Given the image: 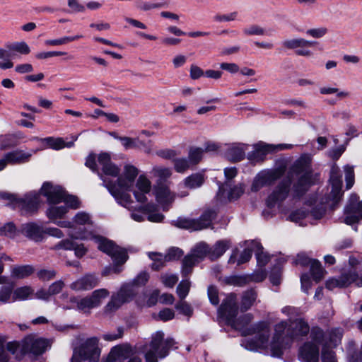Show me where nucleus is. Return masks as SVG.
Instances as JSON below:
<instances>
[{
    "label": "nucleus",
    "instance_id": "nucleus-1",
    "mask_svg": "<svg viewBox=\"0 0 362 362\" xmlns=\"http://www.w3.org/2000/svg\"><path fill=\"white\" fill-rule=\"evenodd\" d=\"M309 330L308 324L303 319L291 322L288 327L287 322L284 321L276 324L270 344L272 355L280 357L283 354L284 349H286L293 339L307 335Z\"/></svg>",
    "mask_w": 362,
    "mask_h": 362
},
{
    "label": "nucleus",
    "instance_id": "nucleus-2",
    "mask_svg": "<svg viewBox=\"0 0 362 362\" xmlns=\"http://www.w3.org/2000/svg\"><path fill=\"white\" fill-rule=\"evenodd\" d=\"M71 235L75 239L93 240L98 245L99 250L111 257L114 266L111 268H106L103 272V275H107L112 272L119 273L121 269L118 266L124 264L128 259L129 257L125 249L116 245L112 240L94 234L93 231H83L71 234Z\"/></svg>",
    "mask_w": 362,
    "mask_h": 362
},
{
    "label": "nucleus",
    "instance_id": "nucleus-3",
    "mask_svg": "<svg viewBox=\"0 0 362 362\" xmlns=\"http://www.w3.org/2000/svg\"><path fill=\"white\" fill-rule=\"evenodd\" d=\"M138 174L139 170L137 168L131 164H126L124 166L122 174L118 175L115 182L103 180V185L115 197L117 203L129 209L132 208L133 202L131 195L127 191L131 190Z\"/></svg>",
    "mask_w": 362,
    "mask_h": 362
},
{
    "label": "nucleus",
    "instance_id": "nucleus-4",
    "mask_svg": "<svg viewBox=\"0 0 362 362\" xmlns=\"http://www.w3.org/2000/svg\"><path fill=\"white\" fill-rule=\"evenodd\" d=\"M329 183L331 190L320 199L317 206L311 211V216L315 219H320L325 215L327 209H334L335 206L340 202L342 197L341 192V176L339 169L333 166L330 172Z\"/></svg>",
    "mask_w": 362,
    "mask_h": 362
},
{
    "label": "nucleus",
    "instance_id": "nucleus-5",
    "mask_svg": "<svg viewBox=\"0 0 362 362\" xmlns=\"http://www.w3.org/2000/svg\"><path fill=\"white\" fill-rule=\"evenodd\" d=\"M49 346L48 340L30 334L21 341H13L6 344V349L13 354L16 359L21 361L25 354L34 356L42 354Z\"/></svg>",
    "mask_w": 362,
    "mask_h": 362
},
{
    "label": "nucleus",
    "instance_id": "nucleus-6",
    "mask_svg": "<svg viewBox=\"0 0 362 362\" xmlns=\"http://www.w3.org/2000/svg\"><path fill=\"white\" fill-rule=\"evenodd\" d=\"M270 329L268 323L259 322L251 327L242 330V335H255L252 339L243 340L242 345L250 351H257L268 346Z\"/></svg>",
    "mask_w": 362,
    "mask_h": 362
},
{
    "label": "nucleus",
    "instance_id": "nucleus-7",
    "mask_svg": "<svg viewBox=\"0 0 362 362\" xmlns=\"http://www.w3.org/2000/svg\"><path fill=\"white\" fill-rule=\"evenodd\" d=\"M85 165L92 171L96 172L101 180H105L104 175L118 177L120 173L119 168L111 160V156L109 153L103 152L98 156L90 154L86 160ZM106 181H107L105 179Z\"/></svg>",
    "mask_w": 362,
    "mask_h": 362
},
{
    "label": "nucleus",
    "instance_id": "nucleus-8",
    "mask_svg": "<svg viewBox=\"0 0 362 362\" xmlns=\"http://www.w3.org/2000/svg\"><path fill=\"white\" fill-rule=\"evenodd\" d=\"M40 193L47 197L48 203L60 204L64 202L71 209L80 206V201L76 196L68 194L60 186H54L50 182H45Z\"/></svg>",
    "mask_w": 362,
    "mask_h": 362
},
{
    "label": "nucleus",
    "instance_id": "nucleus-9",
    "mask_svg": "<svg viewBox=\"0 0 362 362\" xmlns=\"http://www.w3.org/2000/svg\"><path fill=\"white\" fill-rule=\"evenodd\" d=\"M98 343L99 339L96 337L87 338L82 341L80 346L74 349L71 362H81V361L98 362L100 355Z\"/></svg>",
    "mask_w": 362,
    "mask_h": 362
},
{
    "label": "nucleus",
    "instance_id": "nucleus-10",
    "mask_svg": "<svg viewBox=\"0 0 362 362\" xmlns=\"http://www.w3.org/2000/svg\"><path fill=\"white\" fill-rule=\"evenodd\" d=\"M164 333L158 331L152 335L151 341L146 349L145 359L146 362H158V356L164 358L168 354V351L174 344L172 339H163Z\"/></svg>",
    "mask_w": 362,
    "mask_h": 362
},
{
    "label": "nucleus",
    "instance_id": "nucleus-11",
    "mask_svg": "<svg viewBox=\"0 0 362 362\" xmlns=\"http://www.w3.org/2000/svg\"><path fill=\"white\" fill-rule=\"evenodd\" d=\"M215 209H206L199 218L180 217L173 221V225L179 228L191 230H200L209 227L212 221L216 217Z\"/></svg>",
    "mask_w": 362,
    "mask_h": 362
},
{
    "label": "nucleus",
    "instance_id": "nucleus-12",
    "mask_svg": "<svg viewBox=\"0 0 362 362\" xmlns=\"http://www.w3.org/2000/svg\"><path fill=\"white\" fill-rule=\"evenodd\" d=\"M109 296V291L105 288L95 290L91 295L78 299L71 298V302L76 304L78 310L83 313H89L90 310L100 305L103 299Z\"/></svg>",
    "mask_w": 362,
    "mask_h": 362
},
{
    "label": "nucleus",
    "instance_id": "nucleus-13",
    "mask_svg": "<svg viewBox=\"0 0 362 362\" xmlns=\"http://www.w3.org/2000/svg\"><path fill=\"white\" fill-rule=\"evenodd\" d=\"M344 222L352 225L362 220V200L356 194H352L344 209Z\"/></svg>",
    "mask_w": 362,
    "mask_h": 362
},
{
    "label": "nucleus",
    "instance_id": "nucleus-14",
    "mask_svg": "<svg viewBox=\"0 0 362 362\" xmlns=\"http://www.w3.org/2000/svg\"><path fill=\"white\" fill-rule=\"evenodd\" d=\"M292 148V144H281L274 145L259 142L255 145V151L248 155V158L252 162H261L264 160V156L268 153L285 149H291Z\"/></svg>",
    "mask_w": 362,
    "mask_h": 362
},
{
    "label": "nucleus",
    "instance_id": "nucleus-15",
    "mask_svg": "<svg viewBox=\"0 0 362 362\" xmlns=\"http://www.w3.org/2000/svg\"><path fill=\"white\" fill-rule=\"evenodd\" d=\"M238 308L237 306V296L235 293L228 294L222 302L218 308V315L223 318L228 325L238 315Z\"/></svg>",
    "mask_w": 362,
    "mask_h": 362
},
{
    "label": "nucleus",
    "instance_id": "nucleus-16",
    "mask_svg": "<svg viewBox=\"0 0 362 362\" xmlns=\"http://www.w3.org/2000/svg\"><path fill=\"white\" fill-rule=\"evenodd\" d=\"M310 338L314 342L321 344L322 346L321 358L322 362H337L335 353L328 346L327 341H325L324 331L318 327H315L311 329Z\"/></svg>",
    "mask_w": 362,
    "mask_h": 362
},
{
    "label": "nucleus",
    "instance_id": "nucleus-17",
    "mask_svg": "<svg viewBox=\"0 0 362 362\" xmlns=\"http://www.w3.org/2000/svg\"><path fill=\"white\" fill-rule=\"evenodd\" d=\"M318 177L319 174H313L311 171H306L300 175L293 186L295 197H300L304 194L316 182Z\"/></svg>",
    "mask_w": 362,
    "mask_h": 362
},
{
    "label": "nucleus",
    "instance_id": "nucleus-18",
    "mask_svg": "<svg viewBox=\"0 0 362 362\" xmlns=\"http://www.w3.org/2000/svg\"><path fill=\"white\" fill-rule=\"evenodd\" d=\"M291 181L289 178L284 179L269 195L267 204L269 207L274 206L277 203L283 202L288 197Z\"/></svg>",
    "mask_w": 362,
    "mask_h": 362
},
{
    "label": "nucleus",
    "instance_id": "nucleus-19",
    "mask_svg": "<svg viewBox=\"0 0 362 362\" xmlns=\"http://www.w3.org/2000/svg\"><path fill=\"white\" fill-rule=\"evenodd\" d=\"M171 183L154 186V193L156 201L162 205L164 210L166 206L171 204L177 197V194L171 191L170 185Z\"/></svg>",
    "mask_w": 362,
    "mask_h": 362
},
{
    "label": "nucleus",
    "instance_id": "nucleus-20",
    "mask_svg": "<svg viewBox=\"0 0 362 362\" xmlns=\"http://www.w3.org/2000/svg\"><path fill=\"white\" fill-rule=\"evenodd\" d=\"M317 343L307 341L304 343L298 351V358L303 362H318L319 347Z\"/></svg>",
    "mask_w": 362,
    "mask_h": 362
},
{
    "label": "nucleus",
    "instance_id": "nucleus-21",
    "mask_svg": "<svg viewBox=\"0 0 362 362\" xmlns=\"http://www.w3.org/2000/svg\"><path fill=\"white\" fill-rule=\"evenodd\" d=\"M280 177L276 171H263L257 174L251 186L252 192H257L265 186L272 185Z\"/></svg>",
    "mask_w": 362,
    "mask_h": 362
},
{
    "label": "nucleus",
    "instance_id": "nucleus-22",
    "mask_svg": "<svg viewBox=\"0 0 362 362\" xmlns=\"http://www.w3.org/2000/svg\"><path fill=\"white\" fill-rule=\"evenodd\" d=\"M356 279V273L349 271L342 273L337 278H331L326 281V288L333 290L335 288H344L349 286Z\"/></svg>",
    "mask_w": 362,
    "mask_h": 362
},
{
    "label": "nucleus",
    "instance_id": "nucleus-23",
    "mask_svg": "<svg viewBox=\"0 0 362 362\" xmlns=\"http://www.w3.org/2000/svg\"><path fill=\"white\" fill-rule=\"evenodd\" d=\"M98 284V279L93 274H86L70 285L72 290L76 291H88Z\"/></svg>",
    "mask_w": 362,
    "mask_h": 362
},
{
    "label": "nucleus",
    "instance_id": "nucleus-24",
    "mask_svg": "<svg viewBox=\"0 0 362 362\" xmlns=\"http://www.w3.org/2000/svg\"><path fill=\"white\" fill-rule=\"evenodd\" d=\"M20 232L36 242L41 241L45 235L44 228L34 223L22 225Z\"/></svg>",
    "mask_w": 362,
    "mask_h": 362
},
{
    "label": "nucleus",
    "instance_id": "nucleus-25",
    "mask_svg": "<svg viewBox=\"0 0 362 362\" xmlns=\"http://www.w3.org/2000/svg\"><path fill=\"white\" fill-rule=\"evenodd\" d=\"M151 173L156 178L155 186L171 183L168 179L172 175V170L163 166H154Z\"/></svg>",
    "mask_w": 362,
    "mask_h": 362
},
{
    "label": "nucleus",
    "instance_id": "nucleus-26",
    "mask_svg": "<svg viewBox=\"0 0 362 362\" xmlns=\"http://www.w3.org/2000/svg\"><path fill=\"white\" fill-rule=\"evenodd\" d=\"M324 342L327 341L328 346L334 348L341 342L344 334V330L340 327L332 328L327 330L326 332H324Z\"/></svg>",
    "mask_w": 362,
    "mask_h": 362
},
{
    "label": "nucleus",
    "instance_id": "nucleus-27",
    "mask_svg": "<svg viewBox=\"0 0 362 362\" xmlns=\"http://www.w3.org/2000/svg\"><path fill=\"white\" fill-rule=\"evenodd\" d=\"M257 293L254 289H250L244 291L241 296L240 309L242 312H245L250 309L256 303Z\"/></svg>",
    "mask_w": 362,
    "mask_h": 362
},
{
    "label": "nucleus",
    "instance_id": "nucleus-28",
    "mask_svg": "<svg viewBox=\"0 0 362 362\" xmlns=\"http://www.w3.org/2000/svg\"><path fill=\"white\" fill-rule=\"evenodd\" d=\"M49 207L47 209V216L54 221L57 219L62 218L68 212V207L66 205H58L59 204L49 203Z\"/></svg>",
    "mask_w": 362,
    "mask_h": 362
},
{
    "label": "nucleus",
    "instance_id": "nucleus-29",
    "mask_svg": "<svg viewBox=\"0 0 362 362\" xmlns=\"http://www.w3.org/2000/svg\"><path fill=\"white\" fill-rule=\"evenodd\" d=\"M230 241L227 240L217 241L213 247H210L209 258L211 260L219 258L230 247Z\"/></svg>",
    "mask_w": 362,
    "mask_h": 362
},
{
    "label": "nucleus",
    "instance_id": "nucleus-30",
    "mask_svg": "<svg viewBox=\"0 0 362 362\" xmlns=\"http://www.w3.org/2000/svg\"><path fill=\"white\" fill-rule=\"evenodd\" d=\"M40 203V195L34 194L33 197H27L25 200L18 199V206L25 212L35 211Z\"/></svg>",
    "mask_w": 362,
    "mask_h": 362
},
{
    "label": "nucleus",
    "instance_id": "nucleus-31",
    "mask_svg": "<svg viewBox=\"0 0 362 362\" xmlns=\"http://www.w3.org/2000/svg\"><path fill=\"white\" fill-rule=\"evenodd\" d=\"M141 209L144 214L148 215V220L151 222H161L164 216L158 212L157 206L154 204H147L141 206Z\"/></svg>",
    "mask_w": 362,
    "mask_h": 362
},
{
    "label": "nucleus",
    "instance_id": "nucleus-32",
    "mask_svg": "<svg viewBox=\"0 0 362 362\" xmlns=\"http://www.w3.org/2000/svg\"><path fill=\"white\" fill-rule=\"evenodd\" d=\"M34 271L31 265H15L11 267V276L15 279H22L30 276Z\"/></svg>",
    "mask_w": 362,
    "mask_h": 362
},
{
    "label": "nucleus",
    "instance_id": "nucleus-33",
    "mask_svg": "<svg viewBox=\"0 0 362 362\" xmlns=\"http://www.w3.org/2000/svg\"><path fill=\"white\" fill-rule=\"evenodd\" d=\"M125 359L124 350L122 347L115 346L111 350L106 362H124ZM127 362H141V359L139 357H133Z\"/></svg>",
    "mask_w": 362,
    "mask_h": 362
},
{
    "label": "nucleus",
    "instance_id": "nucleus-34",
    "mask_svg": "<svg viewBox=\"0 0 362 362\" xmlns=\"http://www.w3.org/2000/svg\"><path fill=\"white\" fill-rule=\"evenodd\" d=\"M317 42L315 41H308L303 38H296L286 40L283 42V46L287 49H293L296 48H304L308 47H312L316 45Z\"/></svg>",
    "mask_w": 362,
    "mask_h": 362
},
{
    "label": "nucleus",
    "instance_id": "nucleus-35",
    "mask_svg": "<svg viewBox=\"0 0 362 362\" xmlns=\"http://www.w3.org/2000/svg\"><path fill=\"white\" fill-rule=\"evenodd\" d=\"M6 155V159L8 160L10 164L25 163L28 161L32 156L31 153L21 150L13 151L7 153Z\"/></svg>",
    "mask_w": 362,
    "mask_h": 362
},
{
    "label": "nucleus",
    "instance_id": "nucleus-36",
    "mask_svg": "<svg viewBox=\"0 0 362 362\" xmlns=\"http://www.w3.org/2000/svg\"><path fill=\"white\" fill-rule=\"evenodd\" d=\"M136 293V291L135 286L130 283L122 286L116 295L122 300L124 303L131 300Z\"/></svg>",
    "mask_w": 362,
    "mask_h": 362
},
{
    "label": "nucleus",
    "instance_id": "nucleus-37",
    "mask_svg": "<svg viewBox=\"0 0 362 362\" xmlns=\"http://www.w3.org/2000/svg\"><path fill=\"white\" fill-rule=\"evenodd\" d=\"M34 289L30 286H21L13 290V301L25 300L33 296Z\"/></svg>",
    "mask_w": 362,
    "mask_h": 362
},
{
    "label": "nucleus",
    "instance_id": "nucleus-38",
    "mask_svg": "<svg viewBox=\"0 0 362 362\" xmlns=\"http://www.w3.org/2000/svg\"><path fill=\"white\" fill-rule=\"evenodd\" d=\"M204 182V176L202 173H194L184 180L185 186L189 189H195L201 187Z\"/></svg>",
    "mask_w": 362,
    "mask_h": 362
},
{
    "label": "nucleus",
    "instance_id": "nucleus-39",
    "mask_svg": "<svg viewBox=\"0 0 362 362\" xmlns=\"http://www.w3.org/2000/svg\"><path fill=\"white\" fill-rule=\"evenodd\" d=\"M226 155L230 160L238 162L244 158L245 151L242 146L235 145L227 150Z\"/></svg>",
    "mask_w": 362,
    "mask_h": 362
},
{
    "label": "nucleus",
    "instance_id": "nucleus-40",
    "mask_svg": "<svg viewBox=\"0 0 362 362\" xmlns=\"http://www.w3.org/2000/svg\"><path fill=\"white\" fill-rule=\"evenodd\" d=\"M122 304H124L123 300H121L116 294H114L112 296L110 300L104 307V313L107 315H112L117 311Z\"/></svg>",
    "mask_w": 362,
    "mask_h": 362
},
{
    "label": "nucleus",
    "instance_id": "nucleus-41",
    "mask_svg": "<svg viewBox=\"0 0 362 362\" xmlns=\"http://www.w3.org/2000/svg\"><path fill=\"white\" fill-rule=\"evenodd\" d=\"M148 256L153 262L151 264L152 269L158 271L165 266L167 261L163 254L151 252L148 253Z\"/></svg>",
    "mask_w": 362,
    "mask_h": 362
},
{
    "label": "nucleus",
    "instance_id": "nucleus-42",
    "mask_svg": "<svg viewBox=\"0 0 362 362\" xmlns=\"http://www.w3.org/2000/svg\"><path fill=\"white\" fill-rule=\"evenodd\" d=\"M198 260L192 254H189L185 257L182 260V274L183 276H188L192 272V268Z\"/></svg>",
    "mask_w": 362,
    "mask_h": 362
},
{
    "label": "nucleus",
    "instance_id": "nucleus-43",
    "mask_svg": "<svg viewBox=\"0 0 362 362\" xmlns=\"http://www.w3.org/2000/svg\"><path fill=\"white\" fill-rule=\"evenodd\" d=\"M224 175L225 177L227 180V181L224 184H219L218 186V191L217 192L218 197H222L224 191L225 187H228V181L233 178H234L237 175V169L235 167L231 168H226L224 169Z\"/></svg>",
    "mask_w": 362,
    "mask_h": 362
},
{
    "label": "nucleus",
    "instance_id": "nucleus-44",
    "mask_svg": "<svg viewBox=\"0 0 362 362\" xmlns=\"http://www.w3.org/2000/svg\"><path fill=\"white\" fill-rule=\"evenodd\" d=\"M168 5V1L160 2V3H149L144 2L142 0H136L135 6L136 7L143 11H148L155 8H160L163 7H165Z\"/></svg>",
    "mask_w": 362,
    "mask_h": 362
},
{
    "label": "nucleus",
    "instance_id": "nucleus-45",
    "mask_svg": "<svg viewBox=\"0 0 362 362\" xmlns=\"http://www.w3.org/2000/svg\"><path fill=\"white\" fill-rule=\"evenodd\" d=\"M310 272L313 279L316 281H320L326 273L321 263L317 259H313L310 266Z\"/></svg>",
    "mask_w": 362,
    "mask_h": 362
},
{
    "label": "nucleus",
    "instance_id": "nucleus-46",
    "mask_svg": "<svg viewBox=\"0 0 362 362\" xmlns=\"http://www.w3.org/2000/svg\"><path fill=\"white\" fill-rule=\"evenodd\" d=\"M13 286L4 285L0 287V305L13 301Z\"/></svg>",
    "mask_w": 362,
    "mask_h": 362
},
{
    "label": "nucleus",
    "instance_id": "nucleus-47",
    "mask_svg": "<svg viewBox=\"0 0 362 362\" xmlns=\"http://www.w3.org/2000/svg\"><path fill=\"white\" fill-rule=\"evenodd\" d=\"M83 36L82 35H76L74 36H66L59 39L54 40H47L45 41V44L48 46H59L67 44L70 42L77 40L80 38H82Z\"/></svg>",
    "mask_w": 362,
    "mask_h": 362
},
{
    "label": "nucleus",
    "instance_id": "nucleus-48",
    "mask_svg": "<svg viewBox=\"0 0 362 362\" xmlns=\"http://www.w3.org/2000/svg\"><path fill=\"white\" fill-rule=\"evenodd\" d=\"M253 319V315L251 313H246L238 318L235 317L234 321L230 324L236 329H242L245 326L247 325Z\"/></svg>",
    "mask_w": 362,
    "mask_h": 362
},
{
    "label": "nucleus",
    "instance_id": "nucleus-49",
    "mask_svg": "<svg viewBox=\"0 0 362 362\" xmlns=\"http://www.w3.org/2000/svg\"><path fill=\"white\" fill-rule=\"evenodd\" d=\"M209 245L204 243H200L196 245L191 254L198 260V259H202L206 255L209 257Z\"/></svg>",
    "mask_w": 362,
    "mask_h": 362
},
{
    "label": "nucleus",
    "instance_id": "nucleus-50",
    "mask_svg": "<svg viewBox=\"0 0 362 362\" xmlns=\"http://www.w3.org/2000/svg\"><path fill=\"white\" fill-rule=\"evenodd\" d=\"M254 245L257 248L255 256L257 258V264L261 267H264L269 261L270 257L267 253L263 252V247L259 243H255Z\"/></svg>",
    "mask_w": 362,
    "mask_h": 362
},
{
    "label": "nucleus",
    "instance_id": "nucleus-51",
    "mask_svg": "<svg viewBox=\"0 0 362 362\" xmlns=\"http://www.w3.org/2000/svg\"><path fill=\"white\" fill-rule=\"evenodd\" d=\"M136 187L139 191L148 193L151 188V182L144 175H141L136 182Z\"/></svg>",
    "mask_w": 362,
    "mask_h": 362
},
{
    "label": "nucleus",
    "instance_id": "nucleus-52",
    "mask_svg": "<svg viewBox=\"0 0 362 362\" xmlns=\"http://www.w3.org/2000/svg\"><path fill=\"white\" fill-rule=\"evenodd\" d=\"M42 141L47 145L54 150H59L66 146L64 141L61 138L54 139L52 137H47L42 139Z\"/></svg>",
    "mask_w": 362,
    "mask_h": 362
},
{
    "label": "nucleus",
    "instance_id": "nucleus-53",
    "mask_svg": "<svg viewBox=\"0 0 362 362\" xmlns=\"http://www.w3.org/2000/svg\"><path fill=\"white\" fill-rule=\"evenodd\" d=\"M190 289V281L185 279L180 281L177 287V293L180 300H184L188 295Z\"/></svg>",
    "mask_w": 362,
    "mask_h": 362
},
{
    "label": "nucleus",
    "instance_id": "nucleus-54",
    "mask_svg": "<svg viewBox=\"0 0 362 362\" xmlns=\"http://www.w3.org/2000/svg\"><path fill=\"white\" fill-rule=\"evenodd\" d=\"M74 221L76 224L80 226H92L93 223L88 214L81 211L76 214Z\"/></svg>",
    "mask_w": 362,
    "mask_h": 362
},
{
    "label": "nucleus",
    "instance_id": "nucleus-55",
    "mask_svg": "<svg viewBox=\"0 0 362 362\" xmlns=\"http://www.w3.org/2000/svg\"><path fill=\"white\" fill-rule=\"evenodd\" d=\"M18 233L15 225L10 222L0 228V235L14 238Z\"/></svg>",
    "mask_w": 362,
    "mask_h": 362
},
{
    "label": "nucleus",
    "instance_id": "nucleus-56",
    "mask_svg": "<svg viewBox=\"0 0 362 362\" xmlns=\"http://www.w3.org/2000/svg\"><path fill=\"white\" fill-rule=\"evenodd\" d=\"M225 281L229 285L242 286L248 283L247 276H231L226 278Z\"/></svg>",
    "mask_w": 362,
    "mask_h": 362
},
{
    "label": "nucleus",
    "instance_id": "nucleus-57",
    "mask_svg": "<svg viewBox=\"0 0 362 362\" xmlns=\"http://www.w3.org/2000/svg\"><path fill=\"white\" fill-rule=\"evenodd\" d=\"M11 54L8 50L0 48V59L5 60L4 62H0V69H7L13 66V63L9 60Z\"/></svg>",
    "mask_w": 362,
    "mask_h": 362
},
{
    "label": "nucleus",
    "instance_id": "nucleus-58",
    "mask_svg": "<svg viewBox=\"0 0 362 362\" xmlns=\"http://www.w3.org/2000/svg\"><path fill=\"white\" fill-rule=\"evenodd\" d=\"M204 151L200 148H192L189 152V160L192 165L198 163L203 155Z\"/></svg>",
    "mask_w": 362,
    "mask_h": 362
},
{
    "label": "nucleus",
    "instance_id": "nucleus-59",
    "mask_svg": "<svg viewBox=\"0 0 362 362\" xmlns=\"http://www.w3.org/2000/svg\"><path fill=\"white\" fill-rule=\"evenodd\" d=\"M183 252L182 250L178 247L170 248L165 255H163L167 262L177 260L181 257Z\"/></svg>",
    "mask_w": 362,
    "mask_h": 362
},
{
    "label": "nucleus",
    "instance_id": "nucleus-60",
    "mask_svg": "<svg viewBox=\"0 0 362 362\" xmlns=\"http://www.w3.org/2000/svg\"><path fill=\"white\" fill-rule=\"evenodd\" d=\"M7 47L10 51H16L23 54H28L30 52V47L25 42L7 45Z\"/></svg>",
    "mask_w": 362,
    "mask_h": 362
},
{
    "label": "nucleus",
    "instance_id": "nucleus-61",
    "mask_svg": "<svg viewBox=\"0 0 362 362\" xmlns=\"http://www.w3.org/2000/svg\"><path fill=\"white\" fill-rule=\"evenodd\" d=\"M175 308L180 311V313L190 317L192 315L193 309L189 304H188L186 301L181 300L175 305Z\"/></svg>",
    "mask_w": 362,
    "mask_h": 362
},
{
    "label": "nucleus",
    "instance_id": "nucleus-62",
    "mask_svg": "<svg viewBox=\"0 0 362 362\" xmlns=\"http://www.w3.org/2000/svg\"><path fill=\"white\" fill-rule=\"evenodd\" d=\"M57 272L54 269H40L37 272V276L41 281H46L53 279Z\"/></svg>",
    "mask_w": 362,
    "mask_h": 362
},
{
    "label": "nucleus",
    "instance_id": "nucleus-63",
    "mask_svg": "<svg viewBox=\"0 0 362 362\" xmlns=\"http://www.w3.org/2000/svg\"><path fill=\"white\" fill-rule=\"evenodd\" d=\"M0 199L5 201L7 204L18 205V198L15 194H12L6 191H0Z\"/></svg>",
    "mask_w": 362,
    "mask_h": 362
},
{
    "label": "nucleus",
    "instance_id": "nucleus-64",
    "mask_svg": "<svg viewBox=\"0 0 362 362\" xmlns=\"http://www.w3.org/2000/svg\"><path fill=\"white\" fill-rule=\"evenodd\" d=\"M191 163L187 158H177L175 160V169L177 173H184L190 167Z\"/></svg>",
    "mask_w": 362,
    "mask_h": 362
}]
</instances>
